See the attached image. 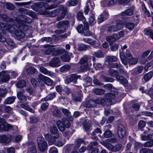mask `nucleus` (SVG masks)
<instances>
[{
	"label": "nucleus",
	"instance_id": "obj_1",
	"mask_svg": "<svg viewBox=\"0 0 153 153\" xmlns=\"http://www.w3.org/2000/svg\"><path fill=\"white\" fill-rule=\"evenodd\" d=\"M23 19H25L23 20L18 18L15 19V22L16 23H15V25H12L10 22L9 24L8 22H7L6 24L4 23L3 22H1L0 23V27L1 29L2 30H7L11 33H13L14 32L15 28L13 25L16 26L17 27L22 28L23 30H26L28 28L27 25L26 24L27 22L28 23V18L26 16H23Z\"/></svg>",
	"mask_w": 153,
	"mask_h": 153
},
{
	"label": "nucleus",
	"instance_id": "obj_2",
	"mask_svg": "<svg viewBox=\"0 0 153 153\" xmlns=\"http://www.w3.org/2000/svg\"><path fill=\"white\" fill-rule=\"evenodd\" d=\"M23 19H25L23 20L18 18L15 19V22L16 23H15V25H12L10 22L9 24L8 22H7L6 24L4 23L3 22H1L0 23V27L1 29L2 30H7L11 33H13L14 32L15 28L13 25L16 26L17 27L22 28L23 30H26L28 28L27 25L26 24L27 22L28 23V18L26 16H23Z\"/></svg>",
	"mask_w": 153,
	"mask_h": 153
},
{
	"label": "nucleus",
	"instance_id": "obj_3",
	"mask_svg": "<svg viewBox=\"0 0 153 153\" xmlns=\"http://www.w3.org/2000/svg\"><path fill=\"white\" fill-rule=\"evenodd\" d=\"M115 97V95L114 94L108 93L106 94L105 97L104 99L99 98L95 101L93 100H90L86 104V106L88 107H91L94 106L96 103L101 104L104 105L105 104L110 105L112 103V100Z\"/></svg>",
	"mask_w": 153,
	"mask_h": 153
},
{
	"label": "nucleus",
	"instance_id": "obj_4",
	"mask_svg": "<svg viewBox=\"0 0 153 153\" xmlns=\"http://www.w3.org/2000/svg\"><path fill=\"white\" fill-rule=\"evenodd\" d=\"M120 57L122 63L125 65L128 63L129 65H134L136 64L138 61L137 58L133 57L130 53H127L126 56L124 53L121 52L120 53Z\"/></svg>",
	"mask_w": 153,
	"mask_h": 153
},
{
	"label": "nucleus",
	"instance_id": "obj_5",
	"mask_svg": "<svg viewBox=\"0 0 153 153\" xmlns=\"http://www.w3.org/2000/svg\"><path fill=\"white\" fill-rule=\"evenodd\" d=\"M50 131L52 134V136L49 134H47L45 135V137L46 139L48 140L49 144L51 145L55 143L56 139L59 137V135L57 132V128L54 126L51 127Z\"/></svg>",
	"mask_w": 153,
	"mask_h": 153
},
{
	"label": "nucleus",
	"instance_id": "obj_6",
	"mask_svg": "<svg viewBox=\"0 0 153 153\" xmlns=\"http://www.w3.org/2000/svg\"><path fill=\"white\" fill-rule=\"evenodd\" d=\"M116 141V140L115 138H111L107 139L105 141H101L100 143L109 150L113 151H116L118 150L117 149L118 146H114L110 144V143L115 142Z\"/></svg>",
	"mask_w": 153,
	"mask_h": 153
},
{
	"label": "nucleus",
	"instance_id": "obj_7",
	"mask_svg": "<svg viewBox=\"0 0 153 153\" xmlns=\"http://www.w3.org/2000/svg\"><path fill=\"white\" fill-rule=\"evenodd\" d=\"M13 128L15 130L17 129L16 126H12L11 125L8 124L5 122L3 119H0V131H8L13 130Z\"/></svg>",
	"mask_w": 153,
	"mask_h": 153
},
{
	"label": "nucleus",
	"instance_id": "obj_8",
	"mask_svg": "<svg viewBox=\"0 0 153 153\" xmlns=\"http://www.w3.org/2000/svg\"><path fill=\"white\" fill-rule=\"evenodd\" d=\"M62 122L59 120L57 121L56 122V125L59 129L61 131H63L65 129V127L67 128H68L70 126V124L69 121L65 118H64L62 120Z\"/></svg>",
	"mask_w": 153,
	"mask_h": 153
},
{
	"label": "nucleus",
	"instance_id": "obj_9",
	"mask_svg": "<svg viewBox=\"0 0 153 153\" xmlns=\"http://www.w3.org/2000/svg\"><path fill=\"white\" fill-rule=\"evenodd\" d=\"M88 57L85 56L82 58L79 62L80 68L82 71H85L88 68Z\"/></svg>",
	"mask_w": 153,
	"mask_h": 153
},
{
	"label": "nucleus",
	"instance_id": "obj_10",
	"mask_svg": "<svg viewBox=\"0 0 153 153\" xmlns=\"http://www.w3.org/2000/svg\"><path fill=\"white\" fill-rule=\"evenodd\" d=\"M123 26L120 21H117L115 25H112L108 27L107 31L110 32L117 31L123 28Z\"/></svg>",
	"mask_w": 153,
	"mask_h": 153
},
{
	"label": "nucleus",
	"instance_id": "obj_11",
	"mask_svg": "<svg viewBox=\"0 0 153 153\" xmlns=\"http://www.w3.org/2000/svg\"><path fill=\"white\" fill-rule=\"evenodd\" d=\"M67 11L66 7H62L60 9H57V20L58 21L61 20L65 17Z\"/></svg>",
	"mask_w": 153,
	"mask_h": 153
},
{
	"label": "nucleus",
	"instance_id": "obj_12",
	"mask_svg": "<svg viewBox=\"0 0 153 153\" xmlns=\"http://www.w3.org/2000/svg\"><path fill=\"white\" fill-rule=\"evenodd\" d=\"M37 143L39 150L42 152L44 151L47 147V144L45 141L43 137H40L38 138Z\"/></svg>",
	"mask_w": 153,
	"mask_h": 153
},
{
	"label": "nucleus",
	"instance_id": "obj_13",
	"mask_svg": "<svg viewBox=\"0 0 153 153\" xmlns=\"http://www.w3.org/2000/svg\"><path fill=\"white\" fill-rule=\"evenodd\" d=\"M81 76L80 75H77L75 74H72L71 75L68 76L65 80V82L67 84H69L71 82H72L73 83L76 84L77 82V80L78 78L80 79Z\"/></svg>",
	"mask_w": 153,
	"mask_h": 153
},
{
	"label": "nucleus",
	"instance_id": "obj_14",
	"mask_svg": "<svg viewBox=\"0 0 153 153\" xmlns=\"http://www.w3.org/2000/svg\"><path fill=\"white\" fill-rule=\"evenodd\" d=\"M69 26V22L68 20H64L58 22L56 25L57 28L62 29L65 32L67 28Z\"/></svg>",
	"mask_w": 153,
	"mask_h": 153
},
{
	"label": "nucleus",
	"instance_id": "obj_15",
	"mask_svg": "<svg viewBox=\"0 0 153 153\" xmlns=\"http://www.w3.org/2000/svg\"><path fill=\"white\" fill-rule=\"evenodd\" d=\"M126 131L124 127L120 124L118 126L117 134L118 137L121 139L123 138L126 134Z\"/></svg>",
	"mask_w": 153,
	"mask_h": 153
},
{
	"label": "nucleus",
	"instance_id": "obj_16",
	"mask_svg": "<svg viewBox=\"0 0 153 153\" xmlns=\"http://www.w3.org/2000/svg\"><path fill=\"white\" fill-rule=\"evenodd\" d=\"M49 65L53 67H56L60 65L59 59L58 57H55L52 59L49 62Z\"/></svg>",
	"mask_w": 153,
	"mask_h": 153
},
{
	"label": "nucleus",
	"instance_id": "obj_17",
	"mask_svg": "<svg viewBox=\"0 0 153 153\" xmlns=\"http://www.w3.org/2000/svg\"><path fill=\"white\" fill-rule=\"evenodd\" d=\"M0 78L1 80H0V84L2 82H7L10 79L9 75L7 74L5 71H2L0 73Z\"/></svg>",
	"mask_w": 153,
	"mask_h": 153
},
{
	"label": "nucleus",
	"instance_id": "obj_18",
	"mask_svg": "<svg viewBox=\"0 0 153 153\" xmlns=\"http://www.w3.org/2000/svg\"><path fill=\"white\" fill-rule=\"evenodd\" d=\"M134 13V10L131 8H129L122 12L121 14L122 18L124 19H127L128 16H131Z\"/></svg>",
	"mask_w": 153,
	"mask_h": 153
},
{
	"label": "nucleus",
	"instance_id": "obj_19",
	"mask_svg": "<svg viewBox=\"0 0 153 153\" xmlns=\"http://www.w3.org/2000/svg\"><path fill=\"white\" fill-rule=\"evenodd\" d=\"M16 38L17 40H19L20 39L24 37L25 35V33L22 30L19 29L14 30Z\"/></svg>",
	"mask_w": 153,
	"mask_h": 153
},
{
	"label": "nucleus",
	"instance_id": "obj_20",
	"mask_svg": "<svg viewBox=\"0 0 153 153\" xmlns=\"http://www.w3.org/2000/svg\"><path fill=\"white\" fill-rule=\"evenodd\" d=\"M11 140V137L9 136H7L4 135L0 136V143L6 144L10 141Z\"/></svg>",
	"mask_w": 153,
	"mask_h": 153
},
{
	"label": "nucleus",
	"instance_id": "obj_21",
	"mask_svg": "<svg viewBox=\"0 0 153 153\" xmlns=\"http://www.w3.org/2000/svg\"><path fill=\"white\" fill-rule=\"evenodd\" d=\"M19 11L20 13H21L22 14H27L32 17H33L35 16V13L33 12L27 10L25 8H22L20 9Z\"/></svg>",
	"mask_w": 153,
	"mask_h": 153
},
{
	"label": "nucleus",
	"instance_id": "obj_22",
	"mask_svg": "<svg viewBox=\"0 0 153 153\" xmlns=\"http://www.w3.org/2000/svg\"><path fill=\"white\" fill-rule=\"evenodd\" d=\"M1 17L4 21H7V22H8L9 24H10V22L12 25H15V23H16V22H15L14 21L13 19L10 18V17H8L5 14H1Z\"/></svg>",
	"mask_w": 153,
	"mask_h": 153
},
{
	"label": "nucleus",
	"instance_id": "obj_23",
	"mask_svg": "<svg viewBox=\"0 0 153 153\" xmlns=\"http://www.w3.org/2000/svg\"><path fill=\"white\" fill-rule=\"evenodd\" d=\"M65 52H66V51L65 49L62 48L55 49L54 48V50L52 51V55L53 56H59Z\"/></svg>",
	"mask_w": 153,
	"mask_h": 153
},
{
	"label": "nucleus",
	"instance_id": "obj_24",
	"mask_svg": "<svg viewBox=\"0 0 153 153\" xmlns=\"http://www.w3.org/2000/svg\"><path fill=\"white\" fill-rule=\"evenodd\" d=\"M88 44L94 46L96 48H97L100 46V43L99 41L97 42L95 40L90 39Z\"/></svg>",
	"mask_w": 153,
	"mask_h": 153
},
{
	"label": "nucleus",
	"instance_id": "obj_25",
	"mask_svg": "<svg viewBox=\"0 0 153 153\" xmlns=\"http://www.w3.org/2000/svg\"><path fill=\"white\" fill-rule=\"evenodd\" d=\"M15 97H12L7 98L4 101L5 104H10L13 103L15 99Z\"/></svg>",
	"mask_w": 153,
	"mask_h": 153
},
{
	"label": "nucleus",
	"instance_id": "obj_26",
	"mask_svg": "<svg viewBox=\"0 0 153 153\" xmlns=\"http://www.w3.org/2000/svg\"><path fill=\"white\" fill-rule=\"evenodd\" d=\"M117 79L123 85H124L128 82V80L120 76H117L116 77Z\"/></svg>",
	"mask_w": 153,
	"mask_h": 153
},
{
	"label": "nucleus",
	"instance_id": "obj_27",
	"mask_svg": "<svg viewBox=\"0 0 153 153\" xmlns=\"http://www.w3.org/2000/svg\"><path fill=\"white\" fill-rule=\"evenodd\" d=\"M37 71V70L33 67H29L26 71L27 73L30 75H33Z\"/></svg>",
	"mask_w": 153,
	"mask_h": 153
},
{
	"label": "nucleus",
	"instance_id": "obj_28",
	"mask_svg": "<svg viewBox=\"0 0 153 153\" xmlns=\"http://www.w3.org/2000/svg\"><path fill=\"white\" fill-rule=\"evenodd\" d=\"M117 58L114 56H108L106 57V61L109 62H116L117 60Z\"/></svg>",
	"mask_w": 153,
	"mask_h": 153
},
{
	"label": "nucleus",
	"instance_id": "obj_29",
	"mask_svg": "<svg viewBox=\"0 0 153 153\" xmlns=\"http://www.w3.org/2000/svg\"><path fill=\"white\" fill-rule=\"evenodd\" d=\"M118 0H107L105 4L108 6H109L111 5H112L116 3ZM123 2H125L127 1V0H121Z\"/></svg>",
	"mask_w": 153,
	"mask_h": 153
},
{
	"label": "nucleus",
	"instance_id": "obj_30",
	"mask_svg": "<svg viewBox=\"0 0 153 153\" xmlns=\"http://www.w3.org/2000/svg\"><path fill=\"white\" fill-rule=\"evenodd\" d=\"M21 107L22 108L26 109L32 113H34L35 112L34 110L26 104H22L21 105Z\"/></svg>",
	"mask_w": 153,
	"mask_h": 153
},
{
	"label": "nucleus",
	"instance_id": "obj_31",
	"mask_svg": "<svg viewBox=\"0 0 153 153\" xmlns=\"http://www.w3.org/2000/svg\"><path fill=\"white\" fill-rule=\"evenodd\" d=\"M109 74L110 76L112 77H114L116 78V77L117 76H120L119 75V73L118 71L114 69H110L109 71Z\"/></svg>",
	"mask_w": 153,
	"mask_h": 153
},
{
	"label": "nucleus",
	"instance_id": "obj_32",
	"mask_svg": "<svg viewBox=\"0 0 153 153\" xmlns=\"http://www.w3.org/2000/svg\"><path fill=\"white\" fill-rule=\"evenodd\" d=\"M90 47L89 45H86L83 44H81L79 45L78 50V51H81L86 50V49Z\"/></svg>",
	"mask_w": 153,
	"mask_h": 153
},
{
	"label": "nucleus",
	"instance_id": "obj_33",
	"mask_svg": "<svg viewBox=\"0 0 153 153\" xmlns=\"http://www.w3.org/2000/svg\"><path fill=\"white\" fill-rule=\"evenodd\" d=\"M17 96L18 98L20 100L23 101H25L27 98L26 97L23 95V94L21 92H19L17 93Z\"/></svg>",
	"mask_w": 153,
	"mask_h": 153
},
{
	"label": "nucleus",
	"instance_id": "obj_34",
	"mask_svg": "<svg viewBox=\"0 0 153 153\" xmlns=\"http://www.w3.org/2000/svg\"><path fill=\"white\" fill-rule=\"evenodd\" d=\"M89 22L90 25H94L96 22L94 15L93 13L89 18Z\"/></svg>",
	"mask_w": 153,
	"mask_h": 153
},
{
	"label": "nucleus",
	"instance_id": "obj_35",
	"mask_svg": "<svg viewBox=\"0 0 153 153\" xmlns=\"http://www.w3.org/2000/svg\"><path fill=\"white\" fill-rule=\"evenodd\" d=\"M54 49V48L53 47H50L46 49L45 50V53L46 55H50L51 53H52V51Z\"/></svg>",
	"mask_w": 153,
	"mask_h": 153
},
{
	"label": "nucleus",
	"instance_id": "obj_36",
	"mask_svg": "<svg viewBox=\"0 0 153 153\" xmlns=\"http://www.w3.org/2000/svg\"><path fill=\"white\" fill-rule=\"evenodd\" d=\"M102 131L99 128H97L91 134V138L93 139H95L97 138L96 136H95L96 133H101Z\"/></svg>",
	"mask_w": 153,
	"mask_h": 153
},
{
	"label": "nucleus",
	"instance_id": "obj_37",
	"mask_svg": "<svg viewBox=\"0 0 153 153\" xmlns=\"http://www.w3.org/2000/svg\"><path fill=\"white\" fill-rule=\"evenodd\" d=\"M61 59L62 61L66 62L70 60V57L68 54H65L61 56Z\"/></svg>",
	"mask_w": 153,
	"mask_h": 153
},
{
	"label": "nucleus",
	"instance_id": "obj_38",
	"mask_svg": "<svg viewBox=\"0 0 153 153\" xmlns=\"http://www.w3.org/2000/svg\"><path fill=\"white\" fill-rule=\"evenodd\" d=\"M153 75L152 72H149V73L146 74L144 75V79L146 81H149L152 78Z\"/></svg>",
	"mask_w": 153,
	"mask_h": 153
},
{
	"label": "nucleus",
	"instance_id": "obj_39",
	"mask_svg": "<svg viewBox=\"0 0 153 153\" xmlns=\"http://www.w3.org/2000/svg\"><path fill=\"white\" fill-rule=\"evenodd\" d=\"M122 65L120 63H111L109 65V67L112 68H120L122 67Z\"/></svg>",
	"mask_w": 153,
	"mask_h": 153
},
{
	"label": "nucleus",
	"instance_id": "obj_40",
	"mask_svg": "<svg viewBox=\"0 0 153 153\" xmlns=\"http://www.w3.org/2000/svg\"><path fill=\"white\" fill-rule=\"evenodd\" d=\"M77 18L78 20H83L85 19V17L83 16V13L82 12H78L77 14Z\"/></svg>",
	"mask_w": 153,
	"mask_h": 153
},
{
	"label": "nucleus",
	"instance_id": "obj_41",
	"mask_svg": "<svg viewBox=\"0 0 153 153\" xmlns=\"http://www.w3.org/2000/svg\"><path fill=\"white\" fill-rule=\"evenodd\" d=\"M93 78V82L95 85L99 86H101L103 85V84L100 82L95 76H94Z\"/></svg>",
	"mask_w": 153,
	"mask_h": 153
},
{
	"label": "nucleus",
	"instance_id": "obj_42",
	"mask_svg": "<svg viewBox=\"0 0 153 153\" xmlns=\"http://www.w3.org/2000/svg\"><path fill=\"white\" fill-rule=\"evenodd\" d=\"M6 42L10 46L13 47H16L15 43L10 38H7L6 40Z\"/></svg>",
	"mask_w": 153,
	"mask_h": 153
},
{
	"label": "nucleus",
	"instance_id": "obj_43",
	"mask_svg": "<svg viewBox=\"0 0 153 153\" xmlns=\"http://www.w3.org/2000/svg\"><path fill=\"white\" fill-rule=\"evenodd\" d=\"M78 1L76 0H71L68 1L67 5L68 6H74L77 4Z\"/></svg>",
	"mask_w": 153,
	"mask_h": 153
},
{
	"label": "nucleus",
	"instance_id": "obj_44",
	"mask_svg": "<svg viewBox=\"0 0 153 153\" xmlns=\"http://www.w3.org/2000/svg\"><path fill=\"white\" fill-rule=\"evenodd\" d=\"M70 69V67L69 65H65L61 68L60 70L62 72H65L69 70Z\"/></svg>",
	"mask_w": 153,
	"mask_h": 153
},
{
	"label": "nucleus",
	"instance_id": "obj_45",
	"mask_svg": "<svg viewBox=\"0 0 153 153\" xmlns=\"http://www.w3.org/2000/svg\"><path fill=\"white\" fill-rule=\"evenodd\" d=\"M106 40L110 44L114 43L116 41V39L115 38L111 36L107 37L106 38Z\"/></svg>",
	"mask_w": 153,
	"mask_h": 153
},
{
	"label": "nucleus",
	"instance_id": "obj_46",
	"mask_svg": "<svg viewBox=\"0 0 153 153\" xmlns=\"http://www.w3.org/2000/svg\"><path fill=\"white\" fill-rule=\"evenodd\" d=\"M91 127V123L88 122H86V123H84L83 125V128L85 131H87Z\"/></svg>",
	"mask_w": 153,
	"mask_h": 153
},
{
	"label": "nucleus",
	"instance_id": "obj_47",
	"mask_svg": "<svg viewBox=\"0 0 153 153\" xmlns=\"http://www.w3.org/2000/svg\"><path fill=\"white\" fill-rule=\"evenodd\" d=\"M55 96V95L54 93L51 94L44 98V100L46 101L52 100Z\"/></svg>",
	"mask_w": 153,
	"mask_h": 153
},
{
	"label": "nucleus",
	"instance_id": "obj_48",
	"mask_svg": "<svg viewBox=\"0 0 153 153\" xmlns=\"http://www.w3.org/2000/svg\"><path fill=\"white\" fill-rule=\"evenodd\" d=\"M93 55L97 58H101L103 57V53L100 51H98L97 52H94Z\"/></svg>",
	"mask_w": 153,
	"mask_h": 153
},
{
	"label": "nucleus",
	"instance_id": "obj_49",
	"mask_svg": "<svg viewBox=\"0 0 153 153\" xmlns=\"http://www.w3.org/2000/svg\"><path fill=\"white\" fill-rule=\"evenodd\" d=\"M134 24L131 22H128L126 24V26L130 30H132L134 27Z\"/></svg>",
	"mask_w": 153,
	"mask_h": 153
},
{
	"label": "nucleus",
	"instance_id": "obj_50",
	"mask_svg": "<svg viewBox=\"0 0 153 153\" xmlns=\"http://www.w3.org/2000/svg\"><path fill=\"white\" fill-rule=\"evenodd\" d=\"M5 5L6 8L10 10H13L15 8L14 5L10 3H6Z\"/></svg>",
	"mask_w": 153,
	"mask_h": 153
},
{
	"label": "nucleus",
	"instance_id": "obj_51",
	"mask_svg": "<svg viewBox=\"0 0 153 153\" xmlns=\"http://www.w3.org/2000/svg\"><path fill=\"white\" fill-rule=\"evenodd\" d=\"M112 132L110 130H106L103 134V136L105 138H109L111 136Z\"/></svg>",
	"mask_w": 153,
	"mask_h": 153
},
{
	"label": "nucleus",
	"instance_id": "obj_52",
	"mask_svg": "<svg viewBox=\"0 0 153 153\" xmlns=\"http://www.w3.org/2000/svg\"><path fill=\"white\" fill-rule=\"evenodd\" d=\"M7 93V91L5 89L0 88V96L4 97Z\"/></svg>",
	"mask_w": 153,
	"mask_h": 153
},
{
	"label": "nucleus",
	"instance_id": "obj_53",
	"mask_svg": "<svg viewBox=\"0 0 153 153\" xmlns=\"http://www.w3.org/2000/svg\"><path fill=\"white\" fill-rule=\"evenodd\" d=\"M40 71L45 74H49L50 72L47 69L42 66H40L39 68Z\"/></svg>",
	"mask_w": 153,
	"mask_h": 153
},
{
	"label": "nucleus",
	"instance_id": "obj_54",
	"mask_svg": "<svg viewBox=\"0 0 153 153\" xmlns=\"http://www.w3.org/2000/svg\"><path fill=\"white\" fill-rule=\"evenodd\" d=\"M46 77H47L40 74L38 75L37 77V79L39 82L41 81H44Z\"/></svg>",
	"mask_w": 153,
	"mask_h": 153
},
{
	"label": "nucleus",
	"instance_id": "obj_55",
	"mask_svg": "<svg viewBox=\"0 0 153 153\" xmlns=\"http://www.w3.org/2000/svg\"><path fill=\"white\" fill-rule=\"evenodd\" d=\"M16 85L17 86H25L26 82L24 80L21 79L19 81Z\"/></svg>",
	"mask_w": 153,
	"mask_h": 153
},
{
	"label": "nucleus",
	"instance_id": "obj_56",
	"mask_svg": "<svg viewBox=\"0 0 153 153\" xmlns=\"http://www.w3.org/2000/svg\"><path fill=\"white\" fill-rule=\"evenodd\" d=\"M153 145V140H151L149 141L144 143L143 146L145 147H150Z\"/></svg>",
	"mask_w": 153,
	"mask_h": 153
},
{
	"label": "nucleus",
	"instance_id": "obj_57",
	"mask_svg": "<svg viewBox=\"0 0 153 153\" xmlns=\"http://www.w3.org/2000/svg\"><path fill=\"white\" fill-rule=\"evenodd\" d=\"M45 83L47 85L51 86L53 84V81L51 80L50 78L47 77L45 79Z\"/></svg>",
	"mask_w": 153,
	"mask_h": 153
},
{
	"label": "nucleus",
	"instance_id": "obj_58",
	"mask_svg": "<svg viewBox=\"0 0 153 153\" xmlns=\"http://www.w3.org/2000/svg\"><path fill=\"white\" fill-rule=\"evenodd\" d=\"M145 34L149 36L153 40V31L151 29H149L146 32Z\"/></svg>",
	"mask_w": 153,
	"mask_h": 153
},
{
	"label": "nucleus",
	"instance_id": "obj_59",
	"mask_svg": "<svg viewBox=\"0 0 153 153\" xmlns=\"http://www.w3.org/2000/svg\"><path fill=\"white\" fill-rule=\"evenodd\" d=\"M104 90H103L97 88L95 89L94 91V93L97 95H102L104 93Z\"/></svg>",
	"mask_w": 153,
	"mask_h": 153
},
{
	"label": "nucleus",
	"instance_id": "obj_60",
	"mask_svg": "<svg viewBox=\"0 0 153 153\" xmlns=\"http://www.w3.org/2000/svg\"><path fill=\"white\" fill-rule=\"evenodd\" d=\"M82 33L84 36H89L91 34V32L89 31V29H84Z\"/></svg>",
	"mask_w": 153,
	"mask_h": 153
},
{
	"label": "nucleus",
	"instance_id": "obj_61",
	"mask_svg": "<svg viewBox=\"0 0 153 153\" xmlns=\"http://www.w3.org/2000/svg\"><path fill=\"white\" fill-rule=\"evenodd\" d=\"M57 9H56L51 11L49 12V14L51 17H54L56 16H57Z\"/></svg>",
	"mask_w": 153,
	"mask_h": 153
},
{
	"label": "nucleus",
	"instance_id": "obj_62",
	"mask_svg": "<svg viewBox=\"0 0 153 153\" xmlns=\"http://www.w3.org/2000/svg\"><path fill=\"white\" fill-rule=\"evenodd\" d=\"M119 71L120 74L123 75H126L127 74V71L122 67L119 68Z\"/></svg>",
	"mask_w": 153,
	"mask_h": 153
},
{
	"label": "nucleus",
	"instance_id": "obj_63",
	"mask_svg": "<svg viewBox=\"0 0 153 153\" xmlns=\"http://www.w3.org/2000/svg\"><path fill=\"white\" fill-rule=\"evenodd\" d=\"M77 30L79 33H82L84 30L82 25H79L77 27Z\"/></svg>",
	"mask_w": 153,
	"mask_h": 153
},
{
	"label": "nucleus",
	"instance_id": "obj_64",
	"mask_svg": "<svg viewBox=\"0 0 153 153\" xmlns=\"http://www.w3.org/2000/svg\"><path fill=\"white\" fill-rule=\"evenodd\" d=\"M49 153H58L57 148L54 147H51L49 150Z\"/></svg>",
	"mask_w": 153,
	"mask_h": 153
}]
</instances>
